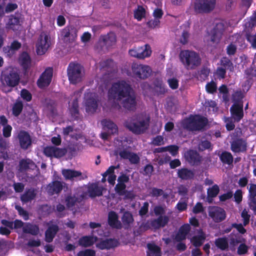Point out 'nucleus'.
Wrapping results in <instances>:
<instances>
[{"mask_svg": "<svg viewBox=\"0 0 256 256\" xmlns=\"http://www.w3.org/2000/svg\"><path fill=\"white\" fill-rule=\"evenodd\" d=\"M108 96L109 100H122V106L128 110L133 111L136 108V98L132 88L124 80L114 83L108 90Z\"/></svg>", "mask_w": 256, "mask_h": 256, "instance_id": "obj_1", "label": "nucleus"}, {"mask_svg": "<svg viewBox=\"0 0 256 256\" xmlns=\"http://www.w3.org/2000/svg\"><path fill=\"white\" fill-rule=\"evenodd\" d=\"M179 58L184 68L187 70H193L198 67L202 63L200 54L193 50H182Z\"/></svg>", "mask_w": 256, "mask_h": 256, "instance_id": "obj_2", "label": "nucleus"}, {"mask_svg": "<svg viewBox=\"0 0 256 256\" xmlns=\"http://www.w3.org/2000/svg\"><path fill=\"white\" fill-rule=\"evenodd\" d=\"M208 123L206 118L199 114L190 115L182 122V128L188 132L203 130Z\"/></svg>", "mask_w": 256, "mask_h": 256, "instance_id": "obj_3", "label": "nucleus"}, {"mask_svg": "<svg viewBox=\"0 0 256 256\" xmlns=\"http://www.w3.org/2000/svg\"><path fill=\"white\" fill-rule=\"evenodd\" d=\"M83 66L76 62H70L67 68V74L70 82L76 84L82 80Z\"/></svg>", "mask_w": 256, "mask_h": 256, "instance_id": "obj_4", "label": "nucleus"}, {"mask_svg": "<svg viewBox=\"0 0 256 256\" xmlns=\"http://www.w3.org/2000/svg\"><path fill=\"white\" fill-rule=\"evenodd\" d=\"M132 72L134 78L137 80H146L151 75L152 70L148 66L133 63L132 66Z\"/></svg>", "mask_w": 256, "mask_h": 256, "instance_id": "obj_5", "label": "nucleus"}, {"mask_svg": "<svg viewBox=\"0 0 256 256\" xmlns=\"http://www.w3.org/2000/svg\"><path fill=\"white\" fill-rule=\"evenodd\" d=\"M20 80V77L18 73L14 70L2 73L1 76L2 82L9 87L14 88L17 86L19 84Z\"/></svg>", "mask_w": 256, "mask_h": 256, "instance_id": "obj_6", "label": "nucleus"}, {"mask_svg": "<svg viewBox=\"0 0 256 256\" xmlns=\"http://www.w3.org/2000/svg\"><path fill=\"white\" fill-rule=\"evenodd\" d=\"M216 4V0H196L194 12L197 14L208 13L214 9Z\"/></svg>", "mask_w": 256, "mask_h": 256, "instance_id": "obj_7", "label": "nucleus"}, {"mask_svg": "<svg viewBox=\"0 0 256 256\" xmlns=\"http://www.w3.org/2000/svg\"><path fill=\"white\" fill-rule=\"evenodd\" d=\"M226 28V25L224 22L216 23L210 34V42L213 44H218L220 42Z\"/></svg>", "mask_w": 256, "mask_h": 256, "instance_id": "obj_8", "label": "nucleus"}, {"mask_svg": "<svg viewBox=\"0 0 256 256\" xmlns=\"http://www.w3.org/2000/svg\"><path fill=\"white\" fill-rule=\"evenodd\" d=\"M128 53L132 57L136 58L138 59H144L149 57L152 54L150 46L148 44H146L144 46L134 47L130 50Z\"/></svg>", "mask_w": 256, "mask_h": 256, "instance_id": "obj_9", "label": "nucleus"}, {"mask_svg": "<svg viewBox=\"0 0 256 256\" xmlns=\"http://www.w3.org/2000/svg\"><path fill=\"white\" fill-rule=\"evenodd\" d=\"M50 45V38L45 32H42L36 44V52L38 55H43L48 50Z\"/></svg>", "mask_w": 256, "mask_h": 256, "instance_id": "obj_10", "label": "nucleus"}, {"mask_svg": "<svg viewBox=\"0 0 256 256\" xmlns=\"http://www.w3.org/2000/svg\"><path fill=\"white\" fill-rule=\"evenodd\" d=\"M52 68H46L37 80L36 84L41 89L48 86L52 82Z\"/></svg>", "mask_w": 256, "mask_h": 256, "instance_id": "obj_11", "label": "nucleus"}, {"mask_svg": "<svg viewBox=\"0 0 256 256\" xmlns=\"http://www.w3.org/2000/svg\"><path fill=\"white\" fill-rule=\"evenodd\" d=\"M67 149L65 148H60L56 146H46L43 149V154L48 158H60L64 156L67 153Z\"/></svg>", "mask_w": 256, "mask_h": 256, "instance_id": "obj_12", "label": "nucleus"}, {"mask_svg": "<svg viewBox=\"0 0 256 256\" xmlns=\"http://www.w3.org/2000/svg\"><path fill=\"white\" fill-rule=\"evenodd\" d=\"M124 126L130 131L137 134L144 133L147 129L146 122L144 120L134 122L126 120L124 122Z\"/></svg>", "mask_w": 256, "mask_h": 256, "instance_id": "obj_13", "label": "nucleus"}, {"mask_svg": "<svg viewBox=\"0 0 256 256\" xmlns=\"http://www.w3.org/2000/svg\"><path fill=\"white\" fill-rule=\"evenodd\" d=\"M86 110L87 112L94 113L98 106V100L94 93H88L86 96Z\"/></svg>", "mask_w": 256, "mask_h": 256, "instance_id": "obj_14", "label": "nucleus"}, {"mask_svg": "<svg viewBox=\"0 0 256 256\" xmlns=\"http://www.w3.org/2000/svg\"><path fill=\"white\" fill-rule=\"evenodd\" d=\"M208 215L216 222H220L224 220L226 217L225 210L218 206H210Z\"/></svg>", "mask_w": 256, "mask_h": 256, "instance_id": "obj_15", "label": "nucleus"}, {"mask_svg": "<svg viewBox=\"0 0 256 256\" xmlns=\"http://www.w3.org/2000/svg\"><path fill=\"white\" fill-rule=\"evenodd\" d=\"M18 60L24 75L28 74L32 66V59L30 54L26 52H23L20 55Z\"/></svg>", "mask_w": 256, "mask_h": 256, "instance_id": "obj_16", "label": "nucleus"}, {"mask_svg": "<svg viewBox=\"0 0 256 256\" xmlns=\"http://www.w3.org/2000/svg\"><path fill=\"white\" fill-rule=\"evenodd\" d=\"M230 150L234 153L245 152L247 150V142L242 138H236L230 142Z\"/></svg>", "mask_w": 256, "mask_h": 256, "instance_id": "obj_17", "label": "nucleus"}, {"mask_svg": "<svg viewBox=\"0 0 256 256\" xmlns=\"http://www.w3.org/2000/svg\"><path fill=\"white\" fill-rule=\"evenodd\" d=\"M61 36L65 42H72L77 37L76 30L72 26H66L62 30Z\"/></svg>", "mask_w": 256, "mask_h": 256, "instance_id": "obj_18", "label": "nucleus"}, {"mask_svg": "<svg viewBox=\"0 0 256 256\" xmlns=\"http://www.w3.org/2000/svg\"><path fill=\"white\" fill-rule=\"evenodd\" d=\"M184 157L186 160L192 166L198 165L202 161V156L196 150H189L186 152Z\"/></svg>", "mask_w": 256, "mask_h": 256, "instance_id": "obj_19", "label": "nucleus"}, {"mask_svg": "<svg viewBox=\"0 0 256 256\" xmlns=\"http://www.w3.org/2000/svg\"><path fill=\"white\" fill-rule=\"evenodd\" d=\"M18 138L19 140L20 148L24 150L32 144V140L28 132L24 130H20L18 134Z\"/></svg>", "mask_w": 256, "mask_h": 256, "instance_id": "obj_20", "label": "nucleus"}, {"mask_svg": "<svg viewBox=\"0 0 256 256\" xmlns=\"http://www.w3.org/2000/svg\"><path fill=\"white\" fill-rule=\"evenodd\" d=\"M230 112L235 121L239 122L244 117L243 104L234 103L230 108Z\"/></svg>", "mask_w": 256, "mask_h": 256, "instance_id": "obj_21", "label": "nucleus"}, {"mask_svg": "<svg viewBox=\"0 0 256 256\" xmlns=\"http://www.w3.org/2000/svg\"><path fill=\"white\" fill-rule=\"evenodd\" d=\"M169 221V217L168 216H160L156 218L153 219L150 221V226L152 228L157 230L166 226Z\"/></svg>", "mask_w": 256, "mask_h": 256, "instance_id": "obj_22", "label": "nucleus"}, {"mask_svg": "<svg viewBox=\"0 0 256 256\" xmlns=\"http://www.w3.org/2000/svg\"><path fill=\"white\" fill-rule=\"evenodd\" d=\"M108 222L112 228L120 229L122 224L118 220V214L114 211H110L108 214Z\"/></svg>", "mask_w": 256, "mask_h": 256, "instance_id": "obj_23", "label": "nucleus"}, {"mask_svg": "<svg viewBox=\"0 0 256 256\" xmlns=\"http://www.w3.org/2000/svg\"><path fill=\"white\" fill-rule=\"evenodd\" d=\"M118 245L119 242L117 240L110 238L101 240L98 244V246L100 250H110L118 246Z\"/></svg>", "mask_w": 256, "mask_h": 256, "instance_id": "obj_24", "label": "nucleus"}, {"mask_svg": "<svg viewBox=\"0 0 256 256\" xmlns=\"http://www.w3.org/2000/svg\"><path fill=\"white\" fill-rule=\"evenodd\" d=\"M102 68L108 72V74L116 73L118 67L116 63L112 59L104 60L101 64Z\"/></svg>", "mask_w": 256, "mask_h": 256, "instance_id": "obj_25", "label": "nucleus"}, {"mask_svg": "<svg viewBox=\"0 0 256 256\" xmlns=\"http://www.w3.org/2000/svg\"><path fill=\"white\" fill-rule=\"evenodd\" d=\"M100 40L102 42L104 46L108 49L116 44V37L114 32H110L101 36Z\"/></svg>", "mask_w": 256, "mask_h": 256, "instance_id": "obj_26", "label": "nucleus"}, {"mask_svg": "<svg viewBox=\"0 0 256 256\" xmlns=\"http://www.w3.org/2000/svg\"><path fill=\"white\" fill-rule=\"evenodd\" d=\"M59 230L57 224L50 226L45 232V241L48 243L52 242Z\"/></svg>", "mask_w": 256, "mask_h": 256, "instance_id": "obj_27", "label": "nucleus"}, {"mask_svg": "<svg viewBox=\"0 0 256 256\" xmlns=\"http://www.w3.org/2000/svg\"><path fill=\"white\" fill-rule=\"evenodd\" d=\"M62 174L66 180H74L76 178L82 177V173L80 171L72 169H63Z\"/></svg>", "mask_w": 256, "mask_h": 256, "instance_id": "obj_28", "label": "nucleus"}, {"mask_svg": "<svg viewBox=\"0 0 256 256\" xmlns=\"http://www.w3.org/2000/svg\"><path fill=\"white\" fill-rule=\"evenodd\" d=\"M87 190L89 196L92 198L100 196L102 194V188L99 186L96 183L90 184L88 187Z\"/></svg>", "mask_w": 256, "mask_h": 256, "instance_id": "obj_29", "label": "nucleus"}, {"mask_svg": "<svg viewBox=\"0 0 256 256\" xmlns=\"http://www.w3.org/2000/svg\"><path fill=\"white\" fill-rule=\"evenodd\" d=\"M36 196V190L31 188L26 190L24 192L21 196L20 200L23 203L26 204L34 200Z\"/></svg>", "mask_w": 256, "mask_h": 256, "instance_id": "obj_30", "label": "nucleus"}, {"mask_svg": "<svg viewBox=\"0 0 256 256\" xmlns=\"http://www.w3.org/2000/svg\"><path fill=\"white\" fill-rule=\"evenodd\" d=\"M178 176L183 180H189L194 178V172L191 170L186 168H181L178 170Z\"/></svg>", "mask_w": 256, "mask_h": 256, "instance_id": "obj_31", "label": "nucleus"}, {"mask_svg": "<svg viewBox=\"0 0 256 256\" xmlns=\"http://www.w3.org/2000/svg\"><path fill=\"white\" fill-rule=\"evenodd\" d=\"M216 247L222 251H228L229 248L228 238L226 236L218 238L214 240Z\"/></svg>", "mask_w": 256, "mask_h": 256, "instance_id": "obj_32", "label": "nucleus"}, {"mask_svg": "<svg viewBox=\"0 0 256 256\" xmlns=\"http://www.w3.org/2000/svg\"><path fill=\"white\" fill-rule=\"evenodd\" d=\"M70 113L74 120H78L80 118L79 105L77 98H74L69 108Z\"/></svg>", "mask_w": 256, "mask_h": 256, "instance_id": "obj_33", "label": "nucleus"}, {"mask_svg": "<svg viewBox=\"0 0 256 256\" xmlns=\"http://www.w3.org/2000/svg\"><path fill=\"white\" fill-rule=\"evenodd\" d=\"M63 182L58 180H54L49 184L48 188V191L52 194H60L63 188Z\"/></svg>", "mask_w": 256, "mask_h": 256, "instance_id": "obj_34", "label": "nucleus"}, {"mask_svg": "<svg viewBox=\"0 0 256 256\" xmlns=\"http://www.w3.org/2000/svg\"><path fill=\"white\" fill-rule=\"evenodd\" d=\"M39 232V227L36 224L26 223L23 226V232L24 234H30L32 236H36L38 234Z\"/></svg>", "mask_w": 256, "mask_h": 256, "instance_id": "obj_35", "label": "nucleus"}, {"mask_svg": "<svg viewBox=\"0 0 256 256\" xmlns=\"http://www.w3.org/2000/svg\"><path fill=\"white\" fill-rule=\"evenodd\" d=\"M206 236L205 234L202 230L200 234L194 236L190 238V242L196 248H198L204 244Z\"/></svg>", "mask_w": 256, "mask_h": 256, "instance_id": "obj_36", "label": "nucleus"}, {"mask_svg": "<svg viewBox=\"0 0 256 256\" xmlns=\"http://www.w3.org/2000/svg\"><path fill=\"white\" fill-rule=\"evenodd\" d=\"M101 124L102 126L108 129L111 134H116L118 132V128L117 126L112 120L104 119L102 120Z\"/></svg>", "mask_w": 256, "mask_h": 256, "instance_id": "obj_37", "label": "nucleus"}, {"mask_svg": "<svg viewBox=\"0 0 256 256\" xmlns=\"http://www.w3.org/2000/svg\"><path fill=\"white\" fill-rule=\"evenodd\" d=\"M78 200V197L75 195H68L65 199V204L66 208L70 210H73L76 204L79 202Z\"/></svg>", "mask_w": 256, "mask_h": 256, "instance_id": "obj_38", "label": "nucleus"}, {"mask_svg": "<svg viewBox=\"0 0 256 256\" xmlns=\"http://www.w3.org/2000/svg\"><path fill=\"white\" fill-rule=\"evenodd\" d=\"M220 159L223 164L232 165L234 162V158L232 154L228 151H224L219 156Z\"/></svg>", "mask_w": 256, "mask_h": 256, "instance_id": "obj_39", "label": "nucleus"}, {"mask_svg": "<svg viewBox=\"0 0 256 256\" xmlns=\"http://www.w3.org/2000/svg\"><path fill=\"white\" fill-rule=\"evenodd\" d=\"M19 166L21 171H26L28 169H33L36 166L34 162L30 159H22L20 162Z\"/></svg>", "mask_w": 256, "mask_h": 256, "instance_id": "obj_40", "label": "nucleus"}, {"mask_svg": "<svg viewBox=\"0 0 256 256\" xmlns=\"http://www.w3.org/2000/svg\"><path fill=\"white\" fill-rule=\"evenodd\" d=\"M154 90L158 96L164 95L168 90L166 86L162 80H156L154 82Z\"/></svg>", "mask_w": 256, "mask_h": 256, "instance_id": "obj_41", "label": "nucleus"}, {"mask_svg": "<svg viewBox=\"0 0 256 256\" xmlns=\"http://www.w3.org/2000/svg\"><path fill=\"white\" fill-rule=\"evenodd\" d=\"M122 220L124 226L128 227L130 224H132L134 222V219L132 214L129 211L124 212L122 218Z\"/></svg>", "mask_w": 256, "mask_h": 256, "instance_id": "obj_42", "label": "nucleus"}, {"mask_svg": "<svg viewBox=\"0 0 256 256\" xmlns=\"http://www.w3.org/2000/svg\"><path fill=\"white\" fill-rule=\"evenodd\" d=\"M198 149L200 152H203L206 150H212V143L208 140H202L199 142L198 145Z\"/></svg>", "mask_w": 256, "mask_h": 256, "instance_id": "obj_43", "label": "nucleus"}, {"mask_svg": "<svg viewBox=\"0 0 256 256\" xmlns=\"http://www.w3.org/2000/svg\"><path fill=\"white\" fill-rule=\"evenodd\" d=\"M78 244L84 247L90 246L94 244L92 238L90 236H84L79 239Z\"/></svg>", "mask_w": 256, "mask_h": 256, "instance_id": "obj_44", "label": "nucleus"}, {"mask_svg": "<svg viewBox=\"0 0 256 256\" xmlns=\"http://www.w3.org/2000/svg\"><path fill=\"white\" fill-rule=\"evenodd\" d=\"M134 18L140 21L145 16L146 10L142 6H138L137 9L134 11Z\"/></svg>", "mask_w": 256, "mask_h": 256, "instance_id": "obj_45", "label": "nucleus"}, {"mask_svg": "<svg viewBox=\"0 0 256 256\" xmlns=\"http://www.w3.org/2000/svg\"><path fill=\"white\" fill-rule=\"evenodd\" d=\"M220 192V188L218 184H215L208 189V198H214L217 196Z\"/></svg>", "mask_w": 256, "mask_h": 256, "instance_id": "obj_46", "label": "nucleus"}, {"mask_svg": "<svg viewBox=\"0 0 256 256\" xmlns=\"http://www.w3.org/2000/svg\"><path fill=\"white\" fill-rule=\"evenodd\" d=\"M23 109V104L21 101L16 102L12 108V114L15 116H18Z\"/></svg>", "mask_w": 256, "mask_h": 256, "instance_id": "obj_47", "label": "nucleus"}, {"mask_svg": "<svg viewBox=\"0 0 256 256\" xmlns=\"http://www.w3.org/2000/svg\"><path fill=\"white\" fill-rule=\"evenodd\" d=\"M217 84L213 80L208 82L206 85V90L208 94H214L217 91Z\"/></svg>", "mask_w": 256, "mask_h": 256, "instance_id": "obj_48", "label": "nucleus"}, {"mask_svg": "<svg viewBox=\"0 0 256 256\" xmlns=\"http://www.w3.org/2000/svg\"><path fill=\"white\" fill-rule=\"evenodd\" d=\"M126 184L118 183L114 188V190L116 194L119 196H122L126 194L127 190H126Z\"/></svg>", "mask_w": 256, "mask_h": 256, "instance_id": "obj_49", "label": "nucleus"}, {"mask_svg": "<svg viewBox=\"0 0 256 256\" xmlns=\"http://www.w3.org/2000/svg\"><path fill=\"white\" fill-rule=\"evenodd\" d=\"M20 20L18 17L12 16L8 20V26L9 28L14 30V26L20 24Z\"/></svg>", "mask_w": 256, "mask_h": 256, "instance_id": "obj_50", "label": "nucleus"}, {"mask_svg": "<svg viewBox=\"0 0 256 256\" xmlns=\"http://www.w3.org/2000/svg\"><path fill=\"white\" fill-rule=\"evenodd\" d=\"M244 98V94L241 90H236L232 95V98L234 103L241 101Z\"/></svg>", "mask_w": 256, "mask_h": 256, "instance_id": "obj_51", "label": "nucleus"}, {"mask_svg": "<svg viewBox=\"0 0 256 256\" xmlns=\"http://www.w3.org/2000/svg\"><path fill=\"white\" fill-rule=\"evenodd\" d=\"M154 212L156 216H164L166 214V208L162 206H156L154 208Z\"/></svg>", "mask_w": 256, "mask_h": 256, "instance_id": "obj_52", "label": "nucleus"}, {"mask_svg": "<svg viewBox=\"0 0 256 256\" xmlns=\"http://www.w3.org/2000/svg\"><path fill=\"white\" fill-rule=\"evenodd\" d=\"M190 34L187 30H184L180 38V42L183 45L188 43Z\"/></svg>", "mask_w": 256, "mask_h": 256, "instance_id": "obj_53", "label": "nucleus"}, {"mask_svg": "<svg viewBox=\"0 0 256 256\" xmlns=\"http://www.w3.org/2000/svg\"><path fill=\"white\" fill-rule=\"evenodd\" d=\"M221 64L224 68L230 69V70H232L233 69L232 63L226 58H224L221 60Z\"/></svg>", "mask_w": 256, "mask_h": 256, "instance_id": "obj_54", "label": "nucleus"}, {"mask_svg": "<svg viewBox=\"0 0 256 256\" xmlns=\"http://www.w3.org/2000/svg\"><path fill=\"white\" fill-rule=\"evenodd\" d=\"M244 74L248 79H252L256 76V70L252 66L247 68L244 71Z\"/></svg>", "mask_w": 256, "mask_h": 256, "instance_id": "obj_55", "label": "nucleus"}, {"mask_svg": "<svg viewBox=\"0 0 256 256\" xmlns=\"http://www.w3.org/2000/svg\"><path fill=\"white\" fill-rule=\"evenodd\" d=\"M96 252L91 249H86L84 250H80L77 254V256H95Z\"/></svg>", "mask_w": 256, "mask_h": 256, "instance_id": "obj_56", "label": "nucleus"}, {"mask_svg": "<svg viewBox=\"0 0 256 256\" xmlns=\"http://www.w3.org/2000/svg\"><path fill=\"white\" fill-rule=\"evenodd\" d=\"M237 47L236 44L230 43L226 48V54L228 56H234L236 52Z\"/></svg>", "mask_w": 256, "mask_h": 256, "instance_id": "obj_57", "label": "nucleus"}, {"mask_svg": "<svg viewBox=\"0 0 256 256\" xmlns=\"http://www.w3.org/2000/svg\"><path fill=\"white\" fill-rule=\"evenodd\" d=\"M149 204L146 202L143 204V206L140 208L138 211V214L140 216H143L146 215L148 212Z\"/></svg>", "mask_w": 256, "mask_h": 256, "instance_id": "obj_58", "label": "nucleus"}, {"mask_svg": "<svg viewBox=\"0 0 256 256\" xmlns=\"http://www.w3.org/2000/svg\"><path fill=\"white\" fill-rule=\"evenodd\" d=\"M241 216L243 219V224L244 226H246L249 224L250 215L248 214V212L246 209H244L241 214Z\"/></svg>", "mask_w": 256, "mask_h": 256, "instance_id": "obj_59", "label": "nucleus"}, {"mask_svg": "<svg viewBox=\"0 0 256 256\" xmlns=\"http://www.w3.org/2000/svg\"><path fill=\"white\" fill-rule=\"evenodd\" d=\"M21 96L26 102H30L32 99V96L31 94L26 89H22L21 90Z\"/></svg>", "mask_w": 256, "mask_h": 256, "instance_id": "obj_60", "label": "nucleus"}, {"mask_svg": "<svg viewBox=\"0 0 256 256\" xmlns=\"http://www.w3.org/2000/svg\"><path fill=\"white\" fill-rule=\"evenodd\" d=\"M210 74V70L207 68H202L200 72V80H206Z\"/></svg>", "mask_w": 256, "mask_h": 256, "instance_id": "obj_61", "label": "nucleus"}, {"mask_svg": "<svg viewBox=\"0 0 256 256\" xmlns=\"http://www.w3.org/2000/svg\"><path fill=\"white\" fill-rule=\"evenodd\" d=\"M166 151H168L172 156H176L178 154V146L176 145H170L166 146Z\"/></svg>", "mask_w": 256, "mask_h": 256, "instance_id": "obj_62", "label": "nucleus"}, {"mask_svg": "<svg viewBox=\"0 0 256 256\" xmlns=\"http://www.w3.org/2000/svg\"><path fill=\"white\" fill-rule=\"evenodd\" d=\"M226 68L223 67H218L216 69V76L220 79H224L226 75Z\"/></svg>", "mask_w": 256, "mask_h": 256, "instance_id": "obj_63", "label": "nucleus"}, {"mask_svg": "<svg viewBox=\"0 0 256 256\" xmlns=\"http://www.w3.org/2000/svg\"><path fill=\"white\" fill-rule=\"evenodd\" d=\"M246 40L251 44L252 46L254 48L256 49V34L251 35L248 34L246 35Z\"/></svg>", "mask_w": 256, "mask_h": 256, "instance_id": "obj_64", "label": "nucleus"}]
</instances>
